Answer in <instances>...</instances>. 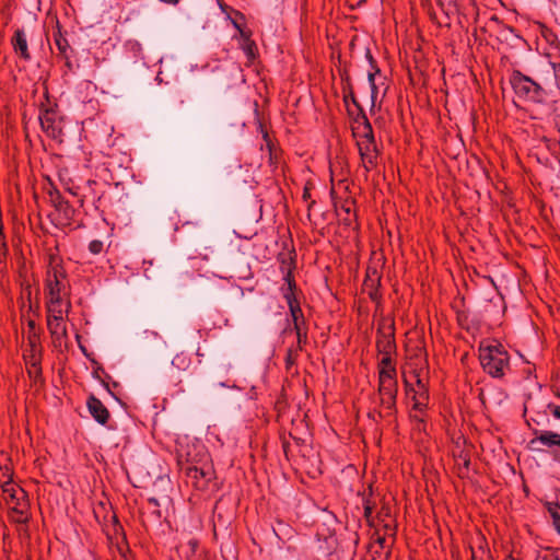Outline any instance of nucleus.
Segmentation results:
<instances>
[{
  "label": "nucleus",
  "mask_w": 560,
  "mask_h": 560,
  "mask_svg": "<svg viewBox=\"0 0 560 560\" xmlns=\"http://www.w3.org/2000/svg\"><path fill=\"white\" fill-rule=\"evenodd\" d=\"M479 361L483 371L492 377L501 378L510 368V354L497 340L480 342Z\"/></svg>",
  "instance_id": "f257e3e1"
},
{
  "label": "nucleus",
  "mask_w": 560,
  "mask_h": 560,
  "mask_svg": "<svg viewBox=\"0 0 560 560\" xmlns=\"http://www.w3.org/2000/svg\"><path fill=\"white\" fill-rule=\"evenodd\" d=\"M510 84L516 96L532 103H542L547 93L545 89L532 78L523 74L520 70H513L510 77Z\"/></svg>",
  "instance_id": "f03ea898"
},
{
  "label": "nucleus",
  "mask_w": 560,
  "mask_h": 560,
  "mask_svg": "<svg viewBox=\"0 0 560 560\" xmlns=\"http://www.w3.org/2000/svg\"><path fill=\"white\" fill-rule=\"evenodd\" d=\"M186 482L199 491H207L215 487V471L210 463H202L200 466L187 464L183 468Z\"/></svg>",
  "instance_id": "7ed1b4c3"
},
{
  "label": "nucleus",
  "mask_w": 560,
  "mask_h": 560,
  "mask_svg": "<svg viewBox=\"0 0 560 560\" xmlns=\"http://www.w3.org/2000/svg\"><path fill=\"white\" fill-rule=\"evenodd\" d=\"M66 278L67 273L61 264V259L55 255H50L45 280L48 298L56 300L62 298L66 291Z\"/></svg>",
  "instance_id": "20e7f679"
},
{
  "label": "nucleus",
  "mask_w": 560,
  "mask_h": 560,
  "mask_svg": "<svg viewBox=\"0 0 560 560\" xmlns=\"http://www.w3.org/2000/svg\"><path fill=\"white\" fill-rule=\"evenodd\" d=\"M232 515L223 511L222 502L218 501L213 510V536L218 540L219 537L229 539L231 537Z\"/></svg>",
  "instance_id": "39448f33"
},
{
  "label": "nucleus",
  "mask_w": 560,
  "mask_h": 560,
  "mask_svg": "<svg viewBox=\"0 0 560 560\" xmlns=\"http://www.w3.org/2000/svg\"><path fill=\"white\" fill-rule=\"evenodd\" d=\"M376 349L381 354H393L396 352L394 324H380L376 331Z\"/></svg>",
  "instance_id": "423d86ee"
},
{
  "label": "nucleus",
  "mask_w": 560,
  "mask_h": 560,
  "mask_svg": "<svg viewBox=\"0 0 560 560\" xmlns=\"http://www.w3.org/2000/svg\"><path fill=\"white\" fill-rule=\"evenodd\" d=\"M39 122L43 131L50 138L57 139L62 135L61 119L52 108H40Z\"/></svg>",
  "instance_id": "0eeeda50"
},
{
  "label": "nucleus",
  "mask_w": 560,
  "mask_h": 560,
  "mask_svg": "<svg viewBox=\"0 0 560 560\" xmlns=\"http://www.w3.org/2000/svg\"><path fill=\"white\" fill-rule=\"evenodd\" d=\"M360 159L366 172L373 170L377 164L378 150L376 141H357Z\"/></svg>",
  "instance_id": "6e6552de"
},
{
  "label": "nucleus",
  "mask_w": 560,
  "mask_h": 560,
  "mask_svg": "<svg viewBox=\"0 0 560 560\" xmlns=\"http://www.w3.org/2000/svg\"><path fill=\"white\" fill-rule=\"evenodd\" d=\"M354 126L352 127L353 135L358 137V141H373L375 140L372 125L363 108L353 119Z\"/></svg>",
  "instance_id": "1a4fd4ad"
},
{
  "label": "nucleus",
  "mask_w": 560,
  "mask_h": 560,
  "mask_svg": "<svg viewBox=\"0 0 560 560\" xmlns=\"http://www.w3.org/2000/svg\"><path fill=\"white\" fill-rule=\"evenodd\" d=\"M381 287V275L378 273L376 268L369 267L366 269L365 279L363 281V291H365L369 298L376 302L381 303L382 294L380 293Z\"/></svg>",
  "instance_id": "9d476101"
},
{
  "label": "nucleus",
  "mask_w": 560,
  "mask_h": 560,
  "mask_svg": "<svg viewBox=\"0 0 560 560\" xmlns=\"http://www.w3.org/2000/svg\"><path fill=\"white\" fill-rule=\"evenodd\" d=\"M295 269V261L292 257H289L288 259L283 258L281 260L280 270L284 275L283 280L287 283V289H282L283 298L287 300V296L290 298H296L295 296V290H296V282L294 279L293 270Z\"/></svg>",
  "instance_id": "9b49d317"
},
{
  "label": "nucleus",
  "mask_w": 560,
  "mask_h": 560,
  "mask_svg": "<svg viewBox=\"0 0 560 560\" xmlns=\"http://www.w3.org/2000/svg\"><path fill=\"white\" fill-rule=\"evenodd\" d=\"M453 457L457 476L462 479L467 478L470 468V450L456 447L453 451Z\"/></svg>",
  "instance_id": "f8f14e48"
},
{
  "label": "nucleus",
  "mask_w": 560,
  "mask_h": 560,
  "mask_svg": "<svg viewBox=\"0 0 560 560\" xmlns=\"http://www.w3.org/2000/svg\"><path fill=\"white\" fill-rule=\"evenodd\" d=\"M86 406L91 416L96 422L104 425L109 420V411L106 406L94 395L88 398Z\"/></svg>",
  "instance_id": "ddd939ff"
},
{
  "label": "nucleus",
  "mask_w": 560,
  "mask_h": 560,
  "mask_svg": "<svg viewBox=\"0 0 560 560\" xmlns=\"http://www.w3.org/2000/svg\"><path fill=\"white\" fill-rule=\"evenodd\" d=\"M30 503L27 499H19V502H15L10 508L9 517L10 521L16 524H27L30 521Z\"/></svg>",
  "instance_id": "4468645a"
},
{
  "label": "nucleus",
  "mask_w": 560,
  "mask_h": 560,
  "mask_svg": "<svg viewBox=\"0 0 560 560\" xmlns=\"http://www.w3.org/2000/svg\"><path fill=\"white\" fill-rule=\"evenodd\" d=\"M287 303L292 317L294 330H301L307 328L306 319L300 306V302L296 298L287 296Z\"/></svg>",
  "instance_id": "2eb2a0df"
},
{
  "label": "nucleus",
  "mask_w": 560,
  "mask_h": 560,
  "mask_svg": "<svg viewBox=\"0 0 560 560\" xmlns=\"http://www.w3.org/2000/svg\"><path fill=\"white\" fill-rule=\"evenodd\" d=\"M11 44L15 54L20 56V58L28 61L31 59V54L28 51V45L26 39V34L22 28H16L14 35L11 39Z\"/></svg>",
  "instance_id": "dca6fc26"
},
{
  "label": "nucleus",
  "mask_w": 560,
  "mask_h": 560,
  "mask_svg": "<svg viewBox=\"0 0 560 560\" xmlns=\"http://www.w3.org/2000/svg\"><path fill=\"white\" fill-rule=\"evenodd\" d=\"M535 438L530 440V444L535 445L536 443H540L547 447L559 446L560 447V434L553 431L545 430V431H533Z\"/></svg>",
  "instance_id": "f3484780"
},
{
  "label": "nucleus",
  "mask_w": 560,
  "mask_h": 560,
  "mask_svg": "<svg viewBox=\"0 0 560 560\" xmlns=\"http://www.w3.org/2000/svg\"><path fill=\"white\" fill-rule=\"evenodd\" d=\"M56 31L52 34L54 43L59 51V55L66 60L67 67L71 68V61L68 56V50L70 49V45L67 38L61 33L60 24L57 21Z\"/></svg>",
  "instance_id": "a211bd4d"
},
{
  "label": "nucleus",
  "mask_w": 560,
  "mask_h": 560,
  "mask_svg": "<svg viewBox=\"0 0 560 560\" xmlns=\"http://www.w3.org/2000/svg\"><path fill=\"white\" fill-rule=\"evenodd\" d=\"M48 330L55 343L59 346L67 338V328L63 319L49 318L47 319Z\"/></svg>",
  "instance_id": "6ab92c4d"
},
{
  "label": "nucleus",
  "mask_w": 560,
  "mask_h": 560,
  "mask_svg": "<svg viewBox=\"0 0 560 560\" xmlns=\"http://www.w3.org/2000/svg\"><path fill=\"white\" fill-rule=\"evenodd\" d=\"M378 392L397 394L398 383L396 375H393L390 372H378Z\"/></svg>",
  "instance_id": "aec40b11"
},
{
  "label": "nucleus",
  "mask_w": 560,
  "mask_h": 560,
  "mask_svg": "<svg viewBox=\"0 0 560 560\" xmlns=\"http://www.w3.org/2000/svg\"><path fill=\"white\" fill-rule=\"evenodd\" d=\"M380 397V407L384 408L386 410L387 415H395L396 413V399L397 394L386 393V392H378Z\"/></svg>",
  "instance_id": "412c9836"
},
{
  "label": "nucleus",
  "mask_w": 560,
  "mask_h": 560,
  "mask_svg": "<svg viewBox=\"0 0 560 560\" xmlns=\"http://www.w3.org/2000/svg\"><path fill=\"white\" fill-rule=\"evenodd\" d=\"M56 210L59 213V224H61L63 226L70 225L73 220L75 210L69 203V201L67 200L66 202L61 203V207H59Z\"/></svg>",
  "instance_id": "4be33fe9"
},
{
  "label": "nucleus",
  "mask_w": 560,
  "mask_h": 560,
  "mask_svg": "<svg viewBox=\"0 0 560 560\" xmlns=\"http://www.w3.org/2000/svg\"><path fill=\"white\" fill-rule=\"evenodd\" d=\"M62 298L51 299L48 298L47 302V319L56 318L63 319V310L61 306Z\"/></svg>",
  "instance_id": "5701e85b"
},
{
  "label": "nucleus",
  "mask_w": 560,
  "mask_h": 560,
  "mask_svg": "<svg viewBox=\"0 0 560 560\" xmlns=\"http://www.w3.org/2000/svg\"><path fill=\"white\" fill-rule=\"evenodd\" d=\"M191 364L189 354L185 351H180L172 359V366L179 371H187Z\"/></svg>",
  "instance_id": "b1692460"
},
{
  "label": "nucleus",
  "mask_w": 560,
  "mask_h": 560,
  "mask_svg": "<svg viewBox=\"0 0 560 560\" xmlns=\"http://www.w3.org/2000/svg\"><path fill=\"white\" fill-rule=\"evenodd\" d=\"M547 511L549 512L553 527L556 528L557 533L560 535V504L556 502H547L545 504Z\"/></svg>",
  "instance_id": "393cba45"
},
{
  "label": "nucleus",
  "mask_w": 560,
  "mask_h": 560,
  "mask_svg": "<svg viewBox=\"0 0 560 560\" xmlns=\"http://www.w3.org/2000/svg\"><path fill=\"white\" fill-rule=\"evenodd\" d=\"M382 359L378 363L380 371L378 372H386V373H393V375H397L396 368L393 363L392 354H382Z\"/></svg>",
  "instance_id": "a878e982"
},
{
  "label": "nucleus",
  "mask_w": 560,
  "mask_h": 560,
  "mask_svg": "<svg viewBox=\"0 0 560 560\" xmlns=\"http://www.w3.org/2000/svg\"><path fill=\"white\" fill-rule=\"evenodd\" d=\"M235 26L240 30L241 35H242L243 37H245V38H246V43H245V45H244V51H245V54L247 55V57H248L249 59H254V58H255V51L257 50V46H256L255 42H254V40H250V39L248 38L249 36H248V35H246V34H245V33L240 28V26H238L236 23H235Z\"/></svg>",
  "instance_id": "bb28decb"
},
{
  "label": "nucleus",
  "mask_w": 560,
  "mask_h": 560,
  "mask_svg": "<svg viewBox=\"0 0 560 560\" xmlns=\"http://www.w3.org/2000/svg\"><path fill=\"white\" fill-rule=\"evenodd\" d=\"M374 504L369 500L364 499V517L370 526H376L375 518L373 517Z\"/></svg>",
  "instance_id": "cd10ccee"
},
{
  "label": "nucleus",
  "mask_w": 560,
  "mask_h": 560,
  "mask_svg": "<svg viewBox=\"0 0 560 560\" xmlns=\"http://www.w3.org/2000/svg\"><path fill=\"white\" fill-rule=\"evenodd\" d=\"M368 417H369V419H371L372 421L377 423L384 418L393 417V415H387L386 410L384 408L380 407L378 409L375 408L373 410H370L368 413Z\"/></svg>",
  "instance_id": "c85d7f7f"
},
{
  "label": "nucleus",
  "mask_w": 560,
  "mask_h": 560,
  "mask_svg": "<svg viewBox=\"0 0 560 560\" xmlns=\"http://www.w3.org/2000/svg\"><path fill=\"white\" fill-rule=\"evenodd\" d=\"M428 399H429L428 390H420L418 393V397H415L413 408L417 410H422L425 407Z\"/></svg>",
  "instance_id": "c756f323"
},
{
  "label": "nucleus",
  "mask_w": 560,
  "mask_h": 560,
  "mask_svg": "<svg viewBox=\"0 0 560 560\" xmlns=\"http://www.w3.org/2000/svg\"><path fill=\"white\" fill-rule=\"evenodd\" d=\"M342 100H343V103L345 105L348 107L349 106V102H351L358 109V113L360 112V108H363L360 103L358 102L355 95H354V92H353V89H350L349 88V92H346L345 95L342 96Z\"/></svg>",
  "instance_id": "7c9ffc66"
},
{
  "label": "nucleus",
  "mask_w": 560,
  "mask_h": 560,
  "mask_svg": "<svg viewBox=\"0 0 560 560\" xmlns=\"http://www.w3.org/2000/svg\"><path fill=\"white\" fill-rule=\"evenodd\" d=\"M383 524L384 534L385 536L395 537L396 535V525L394 524V520H388L385 522H381Z\"/></svg>",
  "instance_id": "2f4dec72"
},
{
  "label": "nucleus",
  "mask_w": 560,
  "mask_h": 560,
  "mask_svg": "<svg viewBox=\"0 0 560 560\" xmlns=\"http://www.w3.org/2000/svg\"><path fill=\"white\" fill-rule=\"evenodd\" d=\"M298 355H299L298 349H292V348L288 349L287 357H285L287 369H290L293 364H295Z\"/></svg>",
  "instance_id": "473e14b6"
},
{
  "label": "nucleus",
  "mask_w": 560,
  "mask_h": 560,
  "mask_svg": "<svg viewBox=\"0 0 560 560\" xmlns=\"http://www.w3.org/2000/svg\"><path fill=\"white\" fill-rule=\"evenodd\" d=\"M298 338V350H302L303 347L307 343V328L296 330Z\"/></svg>",
  "instance_id": "72a5a7b5"
},
{
  "label": "nucleus",
  "mask_w": 560,
  "mask_h": 560,
  "mask_svg": "<svg viewBox=\"0 0 560 560\" xmlns=\"http://www.w3.org/2000/svg\"><path fill=\"white\" fill-rule=\"evenodd\" d=\"M103 247H104V244L102 241L100 240H93L90 242L89 244V250L93 254V255H98L103 252Z\"/></svg>",
  "instance_id": "f704fd0d"
},
{
  "label": "nucleus",
  "mask_w": 560,
  "mask_h": 560,
  "mask_svg": "<svg viewBox=\"0 0 560 560\" xmlns=\"http://www.w3.org/2000/svg\"><path fill=\"white\" fill-rule=\"evenodd\" d=\"M28 374L34 376L35 378L42 374V369L39 366V361L33 357V361L28 369Z\"/></svg>",
  "instance_id": "c9c22d12"
},
{
  "label": "nucleus",
  "mask_w": 560,
  "mask_h": 560,
  "mask_svg": "<svg viewBox=\"0 0 560 560\" xmlns=\"http://www.w3.org/2000/svg\"><path fill=\"white\" fill-rule=\"evenodd\" d=\"M50 200L55 209H58L61 207V203L66 202L67 200L60 195L59 191H56L55 194L50 192Z\"/></svg>",
  "instance_id": "e433bc0d"
},
{
  "label": "nucleus",
  "mask_w": 560,
  "mask_h": 560,
  "mask_svg": "<svg viewBox=\"0 0 560 560\" xmlns=\"http://www.w3.org/2000/svg\"><path fill=\"white\" fill-rule=\"evenodd\" d=\"M373 539L374 544L378 546L380 550H383L385 548L386 536L381 535L378 529L375 530Z\"/></svg>",
  "instance_id": "4c0bfd02"
},
{
  "label": "nucleus",
  "mask_w": 560,
  "mask_h": 560,
  "mask_svg": "<svg viewBox=\"0 0 560 560\" xmlns=\"http://www.w3.org/2000/svg\"><path fill=\"white\" fill-rule=\"evenodd\" d=\"M341 79H342V81H345V84L342 86V93L345 94L346 92H349V88L350 89H353V88H352V84H351V81H350V77L347 73V71L341 73Z\"/></svg>",
  "instance_id": "58836bf2"
},
{
  "label": "nucleus",
  "mask_w": 560,
  "mask_h": 560,
  "mask_svg": "<svg viewBox=\"0 0 560 560\" xmlns=\"http://www.w3.org/2000/svg\"><path fill=\"white\" fill-rule=\"evenodd\" d=\"M547 409L555 418L560 419V406L549 402Z\"/></svg>",
  "instance_id": "ea45409f"
},
{
  "label": "nucleus",
  "mask_w": 560,
  "mask_h": 560,
  "mask_svg": "<svg viewBox=\"0 0 560 560\" xmlns=\"http://www.w3.org/2000/svg\"><path fill=\"white\" fill-rule=\"evenodd\" d=\"M366 59L369 60L371 70H375V72H380V68H378L374 57L372 56L370 49L366 50Z\"/></svg>",
  "instance_id": "a19ab883"
},
{
  "label": "nucleus",
  "mask_w": 560,
  "mask_h": 560,
  "mask_svg": "<svg viewBox=\"0 0 560 560\" xmlns=\"http://www.w3.org/2000/svg\"><path fill=\"white\" fill-rule=\"evenodd\" d=\"M7 243H5V238H1L0 241V264L2 261H4L5 257H7Z\"/></svg>",
  "instance_id": "79ce46f5"
},
{
  "label": "nucleus",
  "mask_w": 560,
  "mask_h": 560,
  "mask_svg": "<svg viewBox=\"0 0 560 560\" xmlns=\"http://www.w3.org/2000/svg\"><path fill=\"white\" fill-rule=\"evenodd\" d=\"M386 518L390 520V516H389V514H388V511H387V510H385V509H382V510L378 512L377 516H376L377 525L380 524V522H385V521H386Z\"/></svg>",
  "instance_id": "37998d69"
},
{
  "label": "nucleus",
  "mask_w": 560,
  "mask_h": 560,
  "mask_svg": "<svg viewBox=\"0 0 560 560\" xmlns=\"http://www.w3.org/2000/svg\"><path fill=\"white\" fill-rule=\"evenodd\" d=\"M552 68L555 72V78L558 82V86L560 88V62H552Z\"/></svg>",
  "instance_id": "c03bdc74"
},
{
  "label": "nucleus",
  "mask_w": 560,
  "mask_h": 560,
  "mask_svg": "<svg viewBox=\"0 0 560 560\" xmlns=\"http://www.w3.org/2000/svg\"><path fill=\"white\" fill-rule=\"evenodd\" d=\"M370 86H371V100H372V105L374 106V103H375V100H376V95H377L378 89H377V85H376V84H373V85H370Z\"/></svg>",
  "instance_id": "a18cd8bd"
},
{
  "label": "nucleus",
  "mask_w": 560,
  "mask_h": 560,
  "mask_svg": "<svg viewBox=\"0 0 560 560\" xmlns=\"http://www.w3.org/2000/svg\"><path fill=\"white\" fill-rule=\"evenodd\" d=\"M377 73H378V72H375V70H371V71H369V73H368V80H369L370 85L375 84V75H376Z\"/></svg>",
  "instance_id": "49530a36"
},
{
  "label": "nucleus",
  "mask_w": 560,
  "mask_h": 560,
  "mask_svg": "<svg viewBox=\"0 0 560 560\" xmlns=\"http://www.w3.org/2000/svg\"><path fill=\"white\" fill-rule=\"evenodd\" d=\"M302 198L304 201H308L311 199V188L305 186L303 189Z\"/></svg>",
  "instance_id": "de8ad7c7"
},
{
  "label": "nucleus",
  "mask_w": 560,
  "mask_h": 560,
  "mask_svg": "<svg viewBox=\"0 0 560 560\" xmlns=\"http://www.w3.org/2000/svg\"><path fill=\"white\" fill-rule=\"evenodd\" d=\"M37 340L38 338L35 334L33 335V337H30V345L32 346V348H35Z\"/></svg>",
  "instance_id": "09e8293b"
},
{
  "label": "nucleus",
  "mask_w": 560,
  "mask_h": 560,
  "mask_svg": "<svg viewBox=\"0 0 560 560\" xmlns=\"http://www.w3.org/2000/svg\"><path fill=\"white\" fill-rule=\"evenodd\" d=\"M100 371L104 373V369L102 366H97L94 371H93V375L97 378H100Z\"/></svg>",
  "instance_id": "8fccbe9b"
},
{
  "label": "nucleus",
  "mask_w": 560,
  "mask_h": 560,
  "mask_svg": "<svg viewBox=\"0 0 560 560\" xmlns=\"http://www.w3.org/2000/svg\"><path fill=\"white\" fill-rule=\"evenodd\" d=\"M542 560H560V558L556 555H551V556H545L542 558Z\"/></svg>",
  "instance_id": "3c124183"
},
{
  "label": "nucleus",
  "mask_w": 560,
  "mask_h": 560,
  "mask_svg": "<svg viewBox=\"0 0 560 560\" xmlns=\"http://www.w3.org/2000/svg\"><path fill=\"white\" fill-rule=\"evenodd\" d=\"M11 478V475L8 474V469L2 474V476L0 477L1 481H4V480H8V478Z\"/></svg>",
  "instance_id": "603ef678"
},
{
  "label": "nucleus",
  "mask_w": 560,
  "mask_h": 560,
  "mask_svg": "<svg viewBox=\"0 0 560 560\" xmlns=\"http://www.w3.org/2000/svg\"><path fill=\"white\" fill-rule=\"evenodd\" d=\"M417 385L420 387L421 390H427L424 384L422 383V381L420 378L417 380Z\"/></svg>",
  "instance_id": "864d4df0"
},
{
  "label": "nucleus",
  "mask_w": 560,
  "mask_h": 560,
  "mask_svg": "<svg viewBox=\"0 0 560 560\" xmlns=\"http://www.w3.org/2000/svg\"><path fill=\"white\" fill-rule=\"evenodd\" d=\"M86 185H88V187L92 190V186L96 185V182H95V180H92V179H89V180L86 182Z\"/></svg>",
  "instance_id": "5fc2aeb1"
},
{
  "label": "nucleus",
  "mask_w": 560,
  "mask_h": 560,
  "mask_svg": "<svg viewBox=\"0 0 560 560\" xmlns=\"http://www.w3.org/2000/svg\"><path fill=\"white\" fill-rule=\"evenodd\" d=\"M504 30L510 32V33H514L515 32V30L512 26H508V25H504Z\"/></svg>",
  "instance_id": "6e6d98bb"
},
{
  "label": "nucleus",
  "mask_w": 560,
  "mask_h": 560,
  "mask_svg": "<svg viewBox=\"0 0 560 560\" xmlns=\"http://www.w3.org/2000/svg\"><path fill=\"white\" fill-rule=\"evenodd\" d=\"M470 551H471V560H477L476 552L472 547H470Z\"/></svg>",
  "instance_id": "4d7b16f0"
},
{
  "label": "nucleus",
  "mask_w": 560,
  "mask_h": 560,
  "mask_svg": "<svg viewBox=\"0 0 560 560\" xmlns=\"http://www.w3.org/2000/svg\"><path fill=\"white\" fill-rule=\"evenodd\" d=\"M28 327H30L31 329H34V328H35V322H34V320H30V322H28Z\"/></svg>",
  "instance_id": "13d9d810"
},
{
  "label": "nucleus",
  "mask_w": 560,
  "mask_h": 560,
  "mask_svg": "<svg viewBox=\"0 0 560 560\" xmlns=\"http://www.w3.org/2000/svg\"><path fill=\"white\" fill-rule=\"evenodd\" d=\"M342 209L349 214L350 213V207H342Z\"/></svg>",
  "instance_id": "bf43d9fd"
},
{
  "label": "nucleus",
  "mask_w": 560,
  "mask_h": 560,
  "mask_svg": "<svg viewBox=\"0 0 560 560\" xmlns=\"http://www.w3.org/2000/svg\"><path fill=\"white\" fill-rule=\"evenodd\" d=\"M315 203L314 200H312L310 203H308V209Z\"/></svg>",
  "instance_id": "052dcab7"
},
{
  "label": "nucleus",
  "mask_w": 560,
  "mask_h": 560,
  "mask_svg": "<svg viewBox=\"0 0 560 560\" xmlns=\"http://www.w3.org/2000/svg\"><path fill=\"white\" fill-rule=\"evenodd\" d=\"M480 560H492L491 556L488 555V557L486 559H480Z\"/></svg>",
  "instance_id": "680f3d73"
},
{
  "label": "nucleus",
  "mask_w": 560,
  "mask_h": 560,
  "mask_svg": "<svg viewBox=\"0 0 560 560\" xmlns=\"http://www.w3.org/2000/svg\"><path fill=\"white\" fill-rule=\"evenodd\" d=\"M95 199H96V200H100V197H96V195H95V194H93V200H95Z\"/></svg>",
  "instance_id": "e2e57ef3"
},
{
  "label": "nucleus",
  "mask_w": 560,
  "mask_h": 560,
  "mask_svg": "<svg viewBox=\"0 0 560 560\" xmlns=\"http://www.w3.org/2000/svg\"><path fill=\"white\" fill-rule=\"evenodd\" d=\"M95 199H96V200H100V197H96V195H95V194H93V200H95Z\"/></svg>",
  "instance_id": "0e129e2a"
},
{
  "label": "nucleus",
  "mask_w": 560,
  "mask_h": 560,
  "mask_svg": "<svg viewBox=\"0 0 560 560\" xmlns=\"http://www.w3.org/2000/svg\"><path fill=\"white\" fill-rule=\"evenodd\" d=\"M381 550L380 548L374 551L375 555H380Z\"/></svg>",
  "instance_id": "69168bd1"
},
{
  "label": "nucleus",
  "mask_w": 560,
  "mask_h": 560,
  "mask_svg": "<svg viewBox=\"0 0 560 560\" xmlns=\"http://www.w3.org/2000/svg\"><path fill=\"white\" fill-rule=\"evenodd\" d=\"M102 383L104 384V386L108 389V384L105 383L104 381H102Z\"/></svg>",
  "instance_id": "338daca9"
},
{
  "label": "nucleus",
  "mask_w": 560,
  "mask_h": 560,
  "mask_svg": "<svg viewBox=\"0 0 560 560\" xmlns=\"http://www.w3.org/2000/svg\"><path fill=\"white\" fill-rule=\"evenodd\" d=\"M509 560H515L512 556L509 557Z\"/></svg>",
  "instance_id": "774afa93"
}]
</instances>
